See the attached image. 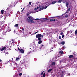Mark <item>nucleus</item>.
Instances as JSON below:
<instances>
[{"label": "nucleus", "instance_id": "55", "mask_svg": "<svg viewBox=\"0 0 77 77\" xmlns=\"http://www.w3.org/2000/svg\"><path fill=\"white\" fill-rule=\"evenodd\" d=\"M14 42L13 41V42H12V43H13V44H14Z\"/></svg>", "mask_w": 77, "mask_h": 77}, {"label": "nucleus", "instance_id": "58", "mask_svg": "<svg viewBox=\"0 0 77 77\" xmlns=\"http://www.w3.org/2000/svg\"><path fill=\"white\" fill-rule=\"evenodd\" d=\"M31 35H33V34H32Z\"/></svg>", "mask_w": 77, "mask_h": 77}, {"label": "nucleus", "instance_id": "5", "mask_svg": "<svg viewBox=\"0 0 77 77\" xmlns=\"http://www.w3.org/2000/svg\"><path fill=\"white\" fill-rule=\"evenodd\" d=\"M14 65V66H16V68H17V69H20V68H21V67L19 66V65H20V64H17V63H15V64Z\"/></svg>", "mask_w": 77, "mask_h": 77}, {"label": "nucleus", "instance_id": "27", "mask_svg": "<svg viewBox=\"0 0 77 77\" xmlns=\"http://www.w3.org/2000/svg\"><path fill=\"white\" fill-rule=\"evenodd\" d=\"M47 53H49V52H50V51H50V49H48L47 50Z\"/></svg>", "mask_w": 77, "mask_h": 77}, {"label": "nucleus", "instance_id": "15", "mask_svg": "<svg viewBox=\"0 0 77 77\" xmlns=\"http://www.w3.org/2000/svg\"><path fill=\"white\" fill-rule=\"evenodd\" d=\"M73 57V55H70L69 57V59H71V58H72V57Z\"/></svg>", "mask_w": 77, "mask_h": 77}, {"label": "nucleus", "instance_id": "6", "mask_svg": "<svg viewBox=\"0 0 77 77\" xmlns=\"http://www.w3.org/2000/svg\"><path fill=\"white\" fill-rule=\"evenodd\" d=\"M63 54V51H61L59 52V54H58L60 56H62Z\"/></svg>", "mask_w": 77, "mask_h": 77}, {"label": "nucleus", "instance_id": "25", "mask_svg": "<svg viewBox=\"0 0 77 77\" xmlns=\"http://www.w3.org/2000/svg\"><path fill=\"white\" fill-rule=\"evenodd\" d=\"M20 60V58H16V61H18V60Z\"/></svg>", "mask_w": 77, "mask_h": 77}, {"label": "nucleus", "instance_id": "2", "mask_svg": "<svg viewBox=\"0 0 77 77\" xmlns=\"http://www.w3.org/2000/svg\"><path fill=\"white\" fill-rule=\"evenodd\" d=\"M30 49H32L33 50V51H35L36 50H39V48H38V45H37V46H36L35 45H32V47L31 48H30Z\"/></svg>", "mask_w": 77, "mask_h": 77}, {"label": "nucleus", "instance_id": "33", "mask_svg": "<svg viewBox=\"0 0 77 77\" xmlns=\"http://www.w3.org/2000/svg\"><path fill=\"white\" fill-rule=\"evenodd\" d=\"M41 39V37L38 38V41H40Z\"/></svg>", "mask_w": 77, "mask_h": 77}, {"label": "nucleus", "instance_id": "32", "mask_svg": "<svg viewBox=\"0 0 77 77\" xmlns=\"http://www.w3.org/2000/svg\"><path fill=\"white\" fill-rule=\"evenodd\" d=\"M52 71V69H49L48 71V72H51V71Z\"/></svg>", "mask_w": 77, "mask_h": 77}, {"label": "nucleus", "instance_id": "36", "mask_svg": "<svg viewBox=\"0 0 77 77\" xmlns=\"http://www.w3.org/2000/svg\"><path fill=\"white\" fill-rule=\"evenodd\" d=\"M45 73H44L43 75V77H45Z\"/></svg>", "mask_w": 77, "mask_h": 77}, {"label": "nucleus", "instance_id": "20", "mask_svg": "<svg viewBox=\"0 0 77 77\" xmlns=\"http://www.w3.org/2000/svg\"><path fill=\"white\" fill-rule=\"evenodd\" d=\"M6 32H3L2 33V35L3 36V35H5V33H6Z\"/></svg>", "mask_w": 77, "mask_h": 77}, {"label": "nucleus", "instance_id": "59", "mask_svg": "<svg viewBox=\"0 0 77 77\" xmlns=\"http://www.w3.org/2000/svg\"><path fill=\"white\" fill-rule=\"evenodd\" d=\"M2 60H0V62H2Z\"/></svg>", "mask_w": 77, "mask_h": 77}, {"label": "nucleus", "instance_id": "57", "mask_svg": "<svg viewBox=\"0 0 77 77\" xmlns=\"http://www.w3.org/2000/svg\"><path fill=\"white\" fill-rule=\"evenodd\" d=\"M10 13H11V14H12V11H11V12H10Z\"/></svg>", "mask_w": 77, "mask_h": 77}, {"label": "nucleus", "instance_id": "28", "mask_svg": "<svg viewBox=\"0 0 77 77\" xmlns=\"http://www.w3.org/2000/svg\"><path fill=\"white\" fill-rule=\"evenodd\" d=\"M59 57H60V56L58 54V55L55 56V57H56V58H58Z\"/></svg>", "mask_w": 77, "mask_h": 77}, {"label": "nucleus", "instance_id": "51", "mask_svg": "<svg viewBox=\"0 0 77 77\" xmlns=\"http://www.w3.org/2000/svg\"><path fill=\"white\" fill-rule=\"evenodd\" d=\"M18 50H19V51H20V48H18Z\"/></svg>", "mask_w": 77, "mask_h": 77}, {"label": "nucleus", "instance_id": "39", "mask_svg": "<svg viewBox=\"0 0 77 77\" xmlns=\"http://www.w3.org/2000/svg\"><path fill=\"white\" fill-rule=\"evenodd\" d=\"M67 75L68 76H69V75H70V73H67Z\"/></svg>", "mask_w": 77, "mask_h": 77}, {"label": "nucleus", "instance_id": "19", "mask_svg": "<svg viewBox=\"0 0 77 77\" xmlns=\"http://www.w3.org/2000/svg\"><path fill=\"white\" fill-rule=\"evenodd\" d=\"M41 20L42 21H46V20H48V19H47V18H44V19H42Z\"/></svg>", "mask_w": 77, "mask_h": 77}, {"label": "nucleus", "instance_id": "14", "mask_svg": "<svg viewBox=\"0 0 77 77\" xmlns=\"http://www.w3.org/2000/svg\"><path fill=\"white\" fill-rule=\"evenodd\" d=\"M41 8V6L38 7H37L36 8H35L34 9V10H37V9H39V8Z\"/></svg>", "mask_w": 77, "mask_h": 77}, {"label": "nucleus", "instance_id": "1", "mask_svg": "<svg viewBox=\"0 0 77 77\" xmlns=\"http://www.w3.org/2000/svg\"><path fill=\"white\" fill-rule=\"evenodd\" d=\"M38 12V11L36 10V11H31L29 12L27 14V16L29 19H27V21L28 22H30V23H35V22L33 21L35 20H39V19H34L33 18V17L30 16H29V14H34V13H35L36 12Z\"/></svg>", "mask_w": 77, "mask_h": 77}, {"label": "nucleus", "instance_id": "52", "mask_svg": "<svg viewBox=\"0 0 77 77\" xmlns=\"http://www.w3.org/2000/svg\"><path fill=\"white\" fill-rule=\"evenodd\" d=\"M61 34H62V35H63V32H61Z\"/></svg>", "mask_w": 77, "mask_h": 77}, {"label": "nucleus", "instance_id": "54", "mask_svg": "<svg viewBox=\"0 0 77 77\" xmlns=\"http://www.w3.org/2000/svg\"><path fill=\"white\" fill-rule=\"evenodd\" d=\"M74 45H77V43H76V44Z\"/></svg>", "mask_w": 77, "mask_h": 77}, {"label": "nucleus", "instance_id": "10", "mask_svg": "<svg viewBox=\"0 0 77 77\" xmlns=\"http://www.w3.org/2000/svg\"><path fill=\"white\" fill-rule=\"evenodd\" d=\"M13 6H14V4L13 3H12L10 5V7L12 8Z\"/></svg>", "mask_w": 77, "mask_h": 77}, {"label": "nucleus", "instance_id": "30", "mask_svg": "<svg viewBox=\"0 0 77 77\" xmlns=\"http://www.w3.org/2000/svg\"><path fill=\"white\" fill-rule=\"evenodd\" d=\"M66 6H68V2H66Z\"/></svg>", "mask_w": 77, "mask_h": 77}, {"label": "nucleus", "instance_id": "41", "mask_svg": "<svg viewBox=\"0 0 77 77\" xmlns=\"http://www.w3.org/2000/svg\"><path fill=\"white\" fill-rule=\"evenodd\" d=\"M43 73H44V71H43L41 73V75H42V74H43Z\"/></svg>", "mask_w": 77, "mask_h": 77}, {"label": "nucleus", "instance_id": "46", "mask_svg": "<svg viewBox=\"0 0 77 77\" xmlns=\"http://www.w3.org/2000/svg\"><path fill=\"white\" fill-rule=\"evenodd\" d=\"M38 32H39V31H37V32H35V33H34V34H36V33H38Z\"/></svg>", "mask_w": 77, "mask_h": 77}, {"label": "nucleus", "instance_id": "21", "mask_svg": "<svg viewBox=\"0 0 77 77\" xmlns=\"http://www.w3.org/2000/svg\"><path fill=\"white\" fill-rule=\"evenodd\" d=\"M7 17H11V14L9 13H8L7 14Z\"/></svg>", "mask_w": 77, "mask_h": 77}, {"label": "nucleus", "instance_id": "24", "mask_svg": "<svg viewBox=\"0 0 77 77\" xmlns=\"http://www.w3.org/2000/svg\"><path fill=\"white\" fill-rule=\"evenodd\" d=\"M62 2V0H59V1H58L57 3H60Z\"/></svg>", "mask_w": 77, "mask_h": 77}, {"label": "nucleus", "instance_id": "29", "mask_svg": "<svg viewBox=\"0 0 77 77\" xmlns=\"http://www.w3.org/2000/svg\"><path fill=\"white\" fill-rule=\"evenodd\" d=\"M69 8H68L67 9V12H68L69 11Z\"/></svg>", "mask_w": 77, "mask_h": 77}, {"label": "nucleus", "instance_id": "61", "mask_svg": "<svg viewBox=\"0 0 77 77\" xmlns=\"http://www.w3.org/2000/svg\"><path fill=\"white\" fill-rule=\"evenodd\" d=\"M38 3H39V2H37V3L38 4Z\"/></svg>", "mask_w": 77, "mask_h": 77}, {"label": "nucleus", "instance_id": "18", "mask_svg": "<svg viewBox=\"0 0 77 77\" xmlns=\"http://www.w3.org/2000/svg\"><path fill=\"white\" fill-rule=\"evenodd\" d=\"M44 7H42V8H40L39 9V11H41L42 10H43V9H44Z\"/></svg>", "mask_w": 77, "mask_h": 77}, {"label": "nucleus", "instance_id": "16", "mask_svg": "<svg viewBox=\"0 0 77 77\" xmlns=\"http://www.w3.org/2000/svg\"><path fill=\"white\" fill-rule=\"evenodd\" d=\"M50 21H55L56 20V19H50Z\"/></svg>", "mask_w": 77, "mask_h": 77}, {"label": "nucleus", "instance_id": "35", "mask_svg": "<svg viewBox=\"0 0 77 77\" xmlns=\"http://www.w3.org/2000/svg\"><path fill=\"white\" fill-rule=\"evenodd\" d=\"M50 5H48V6H45V9H47V7H48V6H49Z\"/></svg>", "mask_w": 77, "mask_h": 77}, {"label": "nucleus", "instance_id": "38", "mask_svg": "<svg viewBox=\"0 0 77 77\" xmlns=\"http://www.w3.org/2000/svg\"><path fill=\"white\" fill-rule=\"evenodd\" d=\"M77 30H76L75 31V34L77 35Z\"/></svg>", "mask_w": 77, "mask_h": 77}, {"label": "nucleus", "instance_id": "64", "mask_svg": "<svg viewBox=\"0 0 77 77\" xmlns=\"http://www.w3.org/2000/svg\"><path fill=\"white\" fill-rule=\"evenodd\" d=\"M60 62H61V61H60Z\"/></svg>", "mask_w": 77, "mask_h": 77}, {"label": "nucleus", "instance_id": "4", "mask_svg": "<svg viewBox=\"0 0 77 77\" xmlns=\"http://www.w3.org/2000/svg\"><path fill=\"white\" fill-rule=\"evenodd\" d=\"M56 64V63L54 62H52L51 63V66L52 68H54L55 67V65Z\"/></svg>", "mask_w": 77, "mask_h": 77}, {"label": "nucleus", "instance_id": "31", "mask_svg": "<svg viewBox=\"0 0 77 77\" xmlns=\"http://www.w3.org/2000/svg\"><path fill=\"white\" fill-rule=\"evenodd\" d=\"M68 17V14H66V15H65L64 16V17L65 18H67V17Z\"/></svg>", "mask_w": 77, "mask_h": 77}, {"label": "nucleus", "instance_id": "9", "mask_svg": "<svg viewBox=\"0 0 77 77\" xmlns=\"http://www.w3.org/2000/svg\"><path fill=\"white\" fill-rule=\"evenodd\" d=\"M11 31V28L9 27H8L7 29V32H9L10 31Z\"/></svg>", "mask_w": 77, "mask_h": 77}, {"label": "nucleus", "instance_id": "7", "mask_svg": "<svg viewBox=\"0 0 77 77\" xmlns=\"http://www.w3.org/2000/svg\"><path fill=\"white\" fill-rule=\"evenodd\" d=\"M68 59L64 58V59H62L61 62H63V63H66V61H68Z\"/></svg>", "mask_w": 77, "mask_h": 77}, {"label": "nucleus", "instance_id": "53", "mask_svg": "<svg viewBox=\"0 0 77 77\" xmlns=\"http://www.w3.org/2000/svg\"><path fill=\"white\" fill-rule=\"evenodd\" d=\"M14 70H15V67H14Z\"/></svg>", "mask_w": 77, "mask_h": 77}, {"label": "nucleus", "instance_id": "23", "mask_svg": "<svg viewBox=\"0 0 77 77\" xmlns=\"http://www.w3.org/2000/svg\"><path fill=\"white\" fill-rule=\"evenodd\" d=\"M61 44H62V45H64L65 44V42H62L60 43Z\"/></svg>", "mask_w": 77, "mask_h": 77}, {"label": "nucleus", "instance_id": "13", "mask_svg": "<svg viewBox=\"0 0 77 77\" xmlns=\"http://www.w3.org/2000/svg\"><path fill=\"white\" fill-rule=\"evenodd\" d=\"M43 46H44V45H41L40 46V47L39 48L40 50H41V48H42V49H44V48H42V47H43Z\"/></svg>", "mask_w": 77, "mask_h": 77}, {"label": "nucleus", "instance_id": "42", "mask_svg": "<svg viewBox=\"0 0 77 77\" xmlns=\"http://www.w3.org/2000/svg\"><path fill=\"white\" fill-rule=\"evenodd\" d=\"M31 4H32V2H29V5H31Z\"/></svg>", "mask_w": 77, "mask_h": 77}, {"label": "nucleus", "instance_id": "48", "mask_svg": "<svg viewBox=\"0 0 77 77\" xmlns=\"http://www.w3.org/2000/svg\"><path fill=\"white\" fill-rule=\"evenodd\" d=\"M57 17H51V18H57Z\"/></svg>", "mask_w": 77, "mask_h": 77}, {"label": "nucleus", "instance_id": "44", "mask_svg": "<svg viewBox=\"0 0 77 77\" xmlns=\"http://www.w3.org/2000/svg\"><path fill=\"white\" fill-rule=\"evenodd\" d=\"M24 8H23V10L21 11V12H23V11H24Z\"/></svg>", "mask_w": 77, "mask_h": 77}, {"label": "nucleus", "instance_id": "26", "mask_svg": "<svg viewBox=\"0 0 77 77\" xmlns=\"http://www.w3.org/2000/svg\"><path fill=\"white\" fill-rule=\"evenodd\" d=\"M38 43L39 44H41V43H42V41H41V40H39Z\"/></svg>", "mask_w": 77, "mask_h": 77}, {"label": "nucleus", "instance_id": "11", "mask_svg": "<svg viewBox=\"0 0 77 77\" xmlns=\"http://www.w3.org/2000/svg\"><path fill=\"white\" fill-rule=\"evenodd\" d=\"M20 51L21 53H24V51L23 49H21Z\"/></svg>", "mask_w": 77, "mask_h": 77}, {"label": "nucleus", "instance_id": "17", "mask_svg": "<svg viewBox=\"0 0 77 77\" xmlns=\"http://www.w3.org/2000/svg\"><path fill=\"white\" fill-rule=\"evenodd\" d=\"M56 1H54L52 2H51L50 4L49 5H51V4H53V5H54L55 4V3H56Z\"/></svg>", "mask_w": 77, "mask_h": 77}, {"label": "nucleus", "instance_id": "43", "mask_svg": "<svg viewBox=\"0 0 77 77\" xmlns=\"http://www.w3.org/2000/svg\"><path fill=\"white\" fill-rule=\"evenodd\" d=\"M59 39H61V37H60V36H59Z\"/></svg>", "mask_w": 77, "mask_h": 77}, {"label": "nucleus", "instance_id": "45", "mask_svg": "<svg viewBox=\"0 0 77 77\" xmlns=\"http://www.w3.org/2000/svg\"><path fill=\"white\" fill-rule=\"evenodd\" d=\"M0 18H2V17H3V15H0Z\"/></svg>", "mask_w": 77, "mask_h": 77}, {"label": "nucleus", "instance_id": "3", "mask_svg": "<svg viewBox=\"0 0 77 77\" xmlns=\"http://www.w3.org/2000/svg\"><path fill=\"white\" fill-rule=\"evenodd\" d=\"M73 54H74L73 56V60L75 61V60H77V54L75 53V52H74Z\"/></svg>", "mask_w": 77, "mask_h": 77}, {"label": "nucleus", "instance_id": "63", "mask_svg": "<svg viewBox=\"0 0 77 77\" xmlns=\"http://www.w3.org/2000/svg\"><path fill=\"white\" fill-rule=\"evenodd\" d=\"M70 31H71V33H72V31H71V30Z\"/></svg>", "mask_w": 77, "mask_h": 77}, {"label": "nucleus", "instance_id": "34", "mask_svg": "<svg viewBox=\"0 0 77 77\" xmlns=\"http://www.w3.org/2000/svg\"><path fill=\"white\" fill-rule=\"evenodd\" d=\"M3 12H4V10H2L1 11V13H2V14H3Z\"/></svg>", "mask_w": 77, "mask_h": 77}, {"label": "nucleus", "instance_id": "60", "mask_svg": "<svg viewBox=\"0 0 77 77\" xmlns=\"http://www.w3.org/2000/svg\"><path fill=\"white\" fill-rule=\"evenodd\" d=\"M14 33H15V32H16L15 30H14Z\"/></svg>", "mask_w": 77, "mask_h": 77}, {"label": "nucleus", "instance_id": "49", "mask_svg": "<svg viewBox=\"0 0 77 77\" xmlns=\"http://www.w3.org/2000/svg\"><path fill=\"white\" fill-rule=\"evenodd\" d=\"M22 31H24V28H23L22 29Z\"/></svg>", "mask_w": 77, "mask_h": 77}, {"label": "nucleus", "instance_id": "47", "mask_svg": "<svg viewBox=\"0 0 77 77\" xmlns=\"http://www.w3.org/2000/svg\"><path fill=\"white\" fill-rule=\"evenodd\" d=\"M69 32H70L69 31H68L67 34H68L69 33Z\"/></svg>", "mask_w": 77, "mask_h": 77}, {"label": "nucleus", "instance_id": "62", "mask_svg": "<svg viewBox=\"0 0 77 77\" xmlns=\"http://www.w3.org/2000/svg\"><path fill=\"white\" fill-rule=\"evenodd\" d=\"M20 42V41H18V42Z\"/></svg>", "mask_w": 77, "mask_h": 77}, {"label": "nucleus", "instance_id": "40", "mask_svg": "<svg viewBox=\"0 0 77 77\" xmlns=\"http://www.w3.org/2000/svg\"><path fill=\"white\" fill-rule=\"evenodd\" d=\"M32 53V52L31 51L28 52V53H27L28 54H30V53Z\"/></svg>", "mask_w": 77, "mask_h": 77}, {"label": "nucleus", "instance_id": "8", "mask_svg": "<svg viewBox=\"0 0 77 77\" xmlns=\"http://www.w3.org/2000/svg\"><path fill=\"white\" fill-rule=\"evenodd\" d=\"M41 36H42V35H41V34H38L36 36V37L37 38H40V37H41Z\"/></svg>", "mask_w": 77, "mask_h": 77}, {"label": "nucleus", "instance_id": "37", "mask_svg": "<svg viewBox=\"0 0 77 77\" xmlns=\"http://www.w3.org/2000/svg\"><path fill=\"white\" fill-rule=\"evenodd\" d=\"M19 75H20V76H21V75H22V73H20L19 74Z\"/></svg>", "mask_w": 77, "mask_h": 77}, {"label": "nucleus", "instance_id": "50", "mask_svg": "<svg viewBox=\"0 0 77 77\" xmlns=\"http://www.w3.org/2000/svg\"><path fill=\"white\" fill-rule=\"evenodd\" d=\"M64 37V35H62V38H63Z\"/></svg>", "mask_w": 77, "mask_h": 77}, {"label": "nucleus", "instance_id": "22", "mask_svg": "<svg viewBox=\"0 0 77 77\" xmlns=\"http://www.w3.org/2000/svg\"><path fill=\"white\" fill-rule=\"evenodd\" d=\"M18 26H19L18 24H16L14 25V27H18Z\"/></svg>", "mask_w": 77, "mask_h": 77}, {"label": "nucleus", "instance_id": "12", "mask_svg": "<svg viewBox=\"0 0 77 77\" xmlns=\"http://www.w3.org/2000/svg\"><path fill=\"white\" fill-rule=\"evenodd\" d=\"M3 50H5V51L6 50V47H4L1 50V51H3Z\"/></svg>", "mask_w": 77, "mask_h": 77}, {"label": "nucleus", "instance_id": "56", "mask_svg": "<svg viewBox=\"0 0 77 77\" xmlns=\"http://www.w3.org/2000/svg\"><path fill=\"white\" fill-rule=\"evenodd\" d=\"M43 36H44L43 35H42V37H41L42 38H43Z\"/></svg>", "mask_w": 77, "mask_h": 77}]
</instances>
